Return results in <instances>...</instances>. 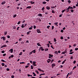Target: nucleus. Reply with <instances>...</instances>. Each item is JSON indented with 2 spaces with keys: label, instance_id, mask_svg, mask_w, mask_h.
<instances>
[{
  "label": "nucleus",
  "instance_id": "nucleus-1",
  "mask_svg": "<svg viewBox=\"0 0 78 78\" xmlns=\"http://www.w3.org/2000/svg\"><path fill=\"white\" fill-rule=\"evenodd\" d=\"M41 50L42 51H44V49L43 48V47H41L40 48L39 50Z\"/></svg>",
  "mask_w": 78,
  "mask_h": 78
},
{
  "label": "nucleus",
  "instance_id": "nucleus-2",
  "mask_svg": "<svg viewBox=\"0 0 78 78\" xmlns=\"http://www.w3.org/2000/svg\"><path fill=\"white\" fill-rule=\"evenodd\" d=\"M49 58H51V57H53V55L51 54H49Z\"/></svg>",
  "mask_w": 78,
  "mask_h": 78
},
{
  "label": "nucleus",
  "instance_id": "nucleus-3",
  "mask_svg": "<svg viewBox=\"0 0 78 78\" xmlns=\"http://www.w3.org/2000/svg\"><path fill=\"white\" fill-rule=\"evenodd\" d=\"M37 31L38 33H41V32L40 31V30L39 29H37Z\"/></svg>",
  "mask_w": 78,
  "mask_h": 78
},
{
  "label": "nucleus",
  "instance_id": "nucleus-4",
  "mask_svg": "<svg viewBox=\"0 0 78 78\" xmlns=\"http://www.w3.org/2000/svg\"><path fill=\"white\" fill-rule=\"evenodd\" d=\"M9 51H10L11 53H12L13 52V49H12V48Z\"/></svg>",
  "mask_w": 78,
  "mask_h": 78
},
{
  "label": "nucleus",
  "instance_id": "nucleus-5",
  "mask_svg": "<svg viewBox=\"0 0 78 78\" xmlns=\"http://www.w3.org/2000/svg\"><path fill=\"white\" fill-rule=\"evenodd\" d=\"M6 47V45H5V44H4L2 46L1 48H3V47Z\"/></svg>",
  "mask_w": 78,
  "mask_h": 78
},
{
  "label": "nucleus",
  "instance_id": "nucleus-6",
  "mask_svg": "<svg viewBox=\"0 0 78 78\" xmlns=\"http://www.w3.org/2000/svg\"><path fill=\"white\" fill-rule=\"evenodd\" d=\"M38 16H40V17H43V16L42 15V14L41 13H39V14H38Z\"/></svg>",
  "mask_w": 78,
  "mask_h": 78
},
{
  "label": "nucleus",
  "instance_id": "nucleus-7",
  "mask_svg": "<svg viewBox=\"0 0 78 78\" xmlns=\"http://www.w3.org/2000/svg\"><path fill=\"white\" fill-rule=\"evenodd\" d=\"M30 8H31V6H29L26 8V9H30Z\"/></svg>",
  "mask_w": 78,
  "mask_h": 78
},
{
  "label": "nucleus",
  "instance_id": "nucleus-8",
  "mask_svg": "<svg viewBox=\"0 0 78 78\" xmlns=\"http://www.w3.org/2000/svg\"><path fill=\"white\" fill-rule=\"evenodd\" d=\"M48 63H49V62H50V61H51V59H48V60L47 61Z\"/></svg>",
  "mask_w": 78,
  "mask_h": 78
},
{
  "label": "nucleus",
  "instance_id": "nucleus-9",
  "mask_svg": "<svg viewBox=\"0 0 78 78\" xmlns=\"http://www.w3.org/2000/svg\"><path fill=\"white\" fill-rule=\"evenodd\" d=\"M46 9H48V10H49L50 9V7H49L48 6L46 7Z\"/></svg>",
  "mask_w": 78,
  "mask_h": 78
},
{
  "label": "nucleus",
  "instance_id": "nucleus-10",
  "mask_svg": "<svg viewBox=\"0 0 78 78\" xmlns=\"http://www.w3.org/2000/svg\"><path fill=\"white\" fill-rule=\"evenodd\" d=\"M33 76H36V74L34 73L33 72Z\"/></svg>",
  "mask_w": 78,
  "mask_h": 78
},
{
  "label": "nucleus",
  "instance_id": "nucleus-11",
  "mask_svg": "<svg viewBox=\"0 0 78 78\" xmlns=\"http://www.w3.org/2000/svg\"><path fill=\"white\" fill-rule=\"evenodd\" d=\"M65 11H66V9L63 10H62V13H63L64 12H65Z\"/></svg>",
  "mask_w": 78,
  "mask_h": 78
},
{
  "label": "nucleus",
  "instance_id": "nucleus-12",
  "mask_svg": "<svg viewBox=\"0 0 78 78\" xmlns=\"http://www.w3.org/2000/svg\"><path fill=\"white\" fill-rule=\"evenodd\" d=\"M30 3H31V4L32 5L33 4H34V3H35V2H32V1H31L30 2Z\"/></svg>",
  "mask_w": 78,
  "mask_h": 78
},
{
  "label": "nucleus",
  "instance_id": "nucleus-13",
  "mask_svg": "<svg viewBox=\"0 0 78 78\" xmlns=\"http://www.w3.org/2000/svg\"><path fill=\"white\" fill-rule=\"evenodd\" d=\"M5 3H6V1H4L1 4L2 5H4V4H5Z\"/></svg>",
  "mask_w": 78,
  "mask_h": 78
},
{
  "label": "nucleus",
  "instance_id": "nucleus-14",
  "mask_svg": "<svg viewBox=\"0 0 78 78\" xmlns=\"http://www.w3.org/2000/svg\"><path fill=\"white\" fill-rule=\"evenodd\" d=\"M45 75V73L43 74H41L39 75V76H42V75Z\"/></svg>",
  "mask_w": 78,
  "mask_h": 78
},
{
  "label": "nucleus",
  "instance_id": "nucleus-15",
  "mask_svg": "<svg viewBox=\"0 0 78 78\" xmlns=\"http://www.w3.org/2000/svg\"><path fill=\"white\" fill-rule=\"evenodd\" d=\"M3 41H4L6 40V39H5V37L3 36Z\"/></svg>",
  "mask_w": 78,
  "mask_h": 78
},
{
  "label": "nucleus",
  "instance_id": "nucleus-16",
  "mask_svg": "<svg viewBox=\"0 0 78 78\" xmlns=\"http://www.w3.org/2000/svg\"><path fill=\"white\" fill-rule=\"evenodd\" d=\"M13 29H12V30H14V29L15 30L16 29V26H14L13 27Z\"/></svg>",
  "mask_w": 78,
  "mask_h": 78
},
{
  "label": "nucleus",
  "instance_id": "nucleus-17",
  "mask_svg": "<svg viewBox=\"0 0 78 78\" xmlns=\"http://www.w3.org/2000/svg\"><path fill=\"white\" fill-rule=\"evenodd\" d=\"M16 16H17L16 14L14 15L13 16V18H15V17H16Z\"/></svg>",
  "mask_w": 78,
  "mask_h": 78
},
{
  "label": "nucleus",
  "instance_id": "nucleus-18",
  "mask_svg": "<svg viewBox=\"0 0 78 78\" xmlns=\"http://www.w3.org/2000/svg\"><path fill=\"white\" fill-rule=\"evenodd\" d=\"M36 62H35V61L33 62V65H34V64H36Z\"/></svg>",
  "mask_w": 78,
  "mask_h": 78
},
{
  "label": "nucleus",
  "instance_id": "nucleus-19",
  "mask_svg": "<svg viewBox=\"0 0 78 78\" xmlns=\"http://www.w3.org/2000/svg\"><path fill=\"white\" fill-rule=\"evenodd\" d=\"M35 72L37 73V74H39V73L38 71L35 70Z\"/></svg>",
  "mask_w": 78,
  "mask_h": 78
},
{
  "label": "nucleus",
  "instance_id": "nucleus-20",
  "mask_svg": "<svg viewBox=\"0 0 78 78\" xmlns=\"http://www.w3.org/2000/svg\"><path fill=\"white\" fill-rule=\"evenodd\" d=\"M69 74H70V73H68V74H67V76H66V78H68V76H69Z\"/></svg>",
  "mask_w": 78,
  "mask_h": 78
},
{
  "label": "nucleus",
  "instance_id": "nucleus-21",
  "mask_svg": "<svg viewBox=\"0 0 78 78\" xmlns=\"http://www.w3.org/2000/svg\"><path fill=\"white\" fill-rule=\"evenodd\" d=\"M66 53V52L65 51H63V52H62V54H65V53Z\"/></svg>",
  "mask_w": 78,
  "mask_h": 78
},
{
  "label": "nucleus",
  "instance_id": "nucleus-22",
  "mask_svg": "<svg viewBox=\"0 0 78 78\" xmlns=\"http://www.w3.org/2000/svg\"><path fill=\"white\" fill-rule=\"evenodd\" d=\"M76 66H75L73 68V70H74L75 69H76Z\"/></svg>",
  "mask_w": 78,
  "mask_h": 78
},
{
  "label": "nucleus",
  "instance_id": "nucleus-23",
  "mask_svg": "<svg viewBox=\"0 0 78 78\" xmlns=\"http://www.w3.org/2000/svg\"><path fill=\"white\" fill-rule=\"evenodd\" d=\"M1 61L3 62H6L5 61V60H3V59L1 60Z\"/></svg>",
  "mask_w": 78,
  "mask_h": 78
},
{
  "label": "nucleus",
  "instance_id": "nucleus-24",
  "mask_svg": "<svg viewBox=\"0 0 78 78\" xmlns=\"http://www.w3.org/2000/svg\"><path fill=\"white\" fill-rule=\"evenodd\" d=\"M7 34V31L5 32L4 35H6Z\"/></svg>",
  "mask_w": 78,
  "mask_h": 78
},
{
  "label": "nucleus",
  "instance_id": "nucleus-25",
  "mask_svg": "<svg viewBox=\"0 0 78 78\" xmlns=\"http://www.w3.org/2000/svg\"><path fill=\"white\" fill-rule=\"evenodd\" d=\"M24 24H23L21 26V27L22 28H23L24 27Z\"/></svg>",
  "mask_w": 78,
  "mask_h": 78
},
{
  "label": "nucleus",
  "instance_id": "nucleus-26",
  "mask_svg": "<svg viewBox=\"0 0 78 78\" xmlns=\"http://www.w3.org/2000/svg\"><path fill=\"white\" fill-rule=\"evenodd\" d=\"M56 66V65L55 64H52V66Z\"/></svg>",
  "mask_w": 78,
  "mask_h": 78
},
{
  "label": "nucleus",
  "instance_id": "nucleus-27",
  "mask_svg": "<svg viewBox=\"0 0 78 78\" xmlns=\"http://www.w3.org/2000/svg\"><path fill=\"white\" fill-rule=\"evenodd\" d=\"M33 53H36V50H33Z\"/></svg>",
  "mask_w": 78,
  "mask_h": 78
},
{
  "label": "nucleus",
  "instance_id": "nucleus-28",
  "mask_svg": "<svg viewBox=\"0 0 78 78\" xmlns=\"http://www.w3.org/2000/svg\"><path fill=\"white\" fill-rule=\"evenodd\" d=\"M25 62H20V64H25Z\"/></svg>",
  "mask_w": 78,
  "mask_h": 78
},
{
  "label": "nucleus",
  "instance_id": "nucleus-29",
  "mask_svg": "<svg viewBox=\"0 0 78 78\" xmlns=\"http://www.w3.org/2000/svg\"><path fill=\"white\" fill-rule=\"evenodd\" d=\"M70 6H69L68 7V8L67 9V10H69V9H70Z\"/></svg>",
  "mask_w": 78,
  "mask_h": 78
},
{
  "label": "nucleus",
  "instance_id": "nucleus-30",
  "mask_svg": "<svg viewBox=\"0 0 78 78\" xmlns=\"http://www.w3.org/2000/svg\"><path fill=\"white\" fill-rule=\"evenodd\" d=\"M55 53L57 55H58V52L57 51H55Z\"/></svg>",
  "mask_w": 78,
  "mask_h": 78
},
{
  "label": "nucleus",
  "instance_id": "nucleus-31",
  "mask_svg": "<svg viewBox=\"0 0 78 78\" xmlns=\"http://www.w3.org/2000/svg\"><path fill=\"white\" fill-rule=\"evenodd\" d=\"M54 41L55 42H56V38H54Z\"/></svg>",
  "mask_w": 78,
  "mask_h": 78
},
{
  "label": "nucleus",
  "instance_id": "nucleus-32",
  "mask_svg": "<svg viewBox=\"0 0 78 78\" xmlns=\"http://www.w3.org/2000/svg\"><path fill=\"white\" fill-rule=\"evenodd\" d=\"M68 3L70 4V3H71V1H70V0L68 1Z\"/></svg>",
  "mask_w": 78,
  "mask_h": 78
},
{
  "label": "nucleus",
  "instance_id": "nucleus-33",
  "mask_svg": "<svg viewBox=\"0 0 78 78\" xmlns=\"http://www.w3.org/2000/svg\"><path fill=\"white\" fill-rule=\"evenodd\" d=\"M48 49L46 48L45 49V51H48Z\"/></svg>",
  "mask_w": 78,
  "mask_h": 78
},
{
  "label": "nucleus",
  "instance_id": "nucleus-34",
  "mask_svg": "<svg viewBox=\"0 0 78 78\" xmlns=\"http://www.w3.org/2000/svg\"><path fill=\"white\" fill-rule=\"evenodd\" d=\"M31 69H33V66L32 65L31 66Z\"/></svg>",
  "mask_w": 78,
  "mask_h": 78
},
{
  "label": "nucleus",
  "instance_id": "nucleus-35",
  "mask_svg": "<svg viewBox=\"0 0 78 78\" xmlns=\"http://www.w3.org/2000/svg\"><path fill=\"white\" fill-rule=\"evenodd\" d=\"M43 4H46V2H42Z\"/></svg>",
  "mask_w": 78,
  "mask_h": 78
},
{
  "label": "nucleus",
  "instance_id": "nucleus-36",
  "mask_svg": "<svg viewBox=\"0 0 78 78\" xmlns=\"http://www.w3.org/2000/svg\"><path fill=\"white\" fill-rule=\"evenodd\" d=\"M28 67H29V66H25V68H28Z\"/></svg>",
  "mask_w": 78,
  "mask_h": 78
},
{
  "label": "nucleus",
  "instance_id": "nucleus-37",
  "mask_svg": "<svg viewBox=\"0 0 78 78\" xmlns=\"http://www.w3.org/2000/svg\"><path fill=\"white\" fill-rule=\"evenodd\" d=\"M45 9L44 8V7H43L41 9L42 11H43V10H44Z\"/></svg>",
  "mask_w": 78,
  "mask_h": 78
},
{
  "label": "nucleus",
  "instance_id": "nucleus-38",
  "mask_svg": "<svg viewBox=\"0 0 78 78\" xmlns=\"http://www.w3.org/2000/svg\"><path fill=\"white\" fill-rule=\"evenodd\" d=\"M2 66H5V63H2Z\"/></svg>",
  "mask_w": 78,
  "mask_h": 78
},
{
  "label": "nucleus",
  "instance_id": "nucleus-39",
  "mask_svg": "<svg viewBox=\"0 0 78 78\" xmlns=\"http://www.w3.org/2000/svg\"><path fill=\"white\" fill-rule=\"evenodd\" d=\"M51 48H52L53 49H55V48H53L52 45H51Z\"/></svg>",
  "mask_w": 78,
  "mask_h": 78
},
{
  "label": "nucleus",
  "instance_id": "nucleus-40",
  "mask_svg": "<svg viewBox=\"0 0 78 78\" xmlns=\"http://www.w3.org/2000/svg\"><path fill=\"white\" fill-rule=\"evenodd\" d=\"M7 38H8V39H9V38H10V36H9V35L7 36Z\"/></svg>",
  "mask_w": 78,
  "mask_h": 78
},
{
  "label": "nucleus",
  "instance_id": "nucleus-41",
  "mask_svg": "<svg viewBox=\"0 0 78 78\" xmlns=\"http://www.w3.org/2000/svg\"><path fill=\"white\" fill-rule=\"evenodd\" d=\"M50 26H48L47 27V28L48 29H49V28H50Z\"/></svg>",
  "mask_w": 78,
  "mask_h": 78
},
{
  "label": "nucleus",
  "instance_id": "nucleus-42",
  "mask_svg": "<svg viewBox=\"0 0 78 78\" xmlns=\"http://www.w3.org/2000/svg\"><path fill=\"white\" fill-rule=\"evenodd\" d=\"M75 50H76V51H77V50H78V48H75Z\"/></svg>",
  "mask_w": 78,
  "mask_h": 78
},
{
  "label": "nucleus",
  "instance_id": "nucleus-43",
  "mask_svg": "<svg viewBox=\"0 0 78 78\" xmlns=\"http://www.w3.org/2000/svg\"><path fill=\"white\" fill-rule=\"evenodd\" d=\"M1 52L2 53H5V51L4 50L2 51H1Z\"/></svg>",
  "mask_w": 78,
  "mask_h": 78
},
{
  "label": "nucleus",
  "instance_id": "nucleus-44",
  "mask_svg": "<svg viewBox=\"0 0 78 78\" xmlns=\"http://www.w3.org/2000/svg\"><path fill=\"white\" fill-rule=\"evenodd\" d=\"M20 23V21H19L18 23H17V24L18 25H19Z\"/></svg>",
  "mask_w": 78,
  "mask_h": 78
},
{
  "label": "nucleus",
  "instance_id": "nucleus-45",
  "mask_svg": "<svg viewBox=\"0 0 78 78\" xmlns=\"http://www.w3.org/2000/svg\"><path fill=\"white\" fill-rule=\"evenodd\" d=\"M52 13H53V14H54V13H55V11H54L52 10Z\"/></svg>",
  "mask_w": 78,
  "mask_h": 78
},
{
  "label": "nucleus",
  "instance_id": "nucleus-46",
  "mask_svg": "<svg viewBox=\"0 0 78 78\" xmlns=\"http://www.w3.org/2000/svg\"><path fill=\"white\" fill-rule=\"evenodd\" d=\"M32 29H33V28H32V27H30L29 29V30H32Z\"/></svg>",
  "mask_w": 78,
  "mask_h": 78
},
{
  "label": "nucleus",
  "instance_id": "nucleus-47",
  "mask_svg": "<svg viewBox=\"0 0 78 78\" xmlns=\"http://www.w3.org/2000/svg\"><path fill=\"white\" fill-rule=\"evenodd\" d=\"M36 27L35 26H34V29H36Z\"/></svg>",
  "mask_w": 78,
  "mask_h": 78
},
{
  "label": "nucleus",
  "instance_id": "nucleus-48",
  "mask_svg": "<svg viewBox=\"0 0 78 78\" xmlns=\"http://www.w3.org/2000/svg\"><path fill=\"white\" fill-rule=\"evenodd\" d=\"M52 30H53L54 29V26H52Z\"/></svg>",
  "mask_w": 78,
  "mask_h": 78
},
{
  "label": "nucleus",
  "instance_id": "nucleus-49",
  "mask_svg": "<svg viewBox=\"0 0 78 78\" xmlns=\"http://www.w3.org/2000/svg\"><path fill=\"white\" fill-rule=\"evenodd\" d=\"M10 57H11V58H13V57H14V55H12L10 56Z\"/></svg>",
  "mask_w": 78,
  "mask_h": 78
},
{
  "label": "nucleus",
  "instance_id": "nucleus-50",
  "mask_svg": "<svg viewBox=\"0 0 78 78\" xmlns=\"http://www.w3.org/2000/svg\"><path fill=\"white\" fill-rule=\"evenodd\" d=\"M73 64H75L76 63V61L75 60L73 62Z\"/></svg>",
  "mask_w": 78,
  "mask_h": 78
},
{
  "label": "nucleus",
  "instance_id": "nucleus-51",
  "mask_svg": "<svg viewBox=\"0 0 78 78\" xmlns=\"http://www.w3.org/2000/svg\"><path fill=\"white\" fill-rule=\"evenodd\" d=\"M22 41V38L19 39V41Z\"/></svg>",
  "mask_w": 78,
  "mask_h": 78
},
{
  "label": "nucleus",
  "instance_id": "nucleus-52",
  "mask_svg": "<svg viewBox=\"0 0 78 78\" xmlns=\"http://www.w3.org/2000/svg\"><path fill=\"white\" fill-rule=\"evenodd\" d=\"M38 70H39V71H40L41 72V71H42V70H41L40 69H38Z\"/></svg>",
  "mask_w": 78,
  "mask_h": 78
},
{
  "label": "nucleus",
  "instance_id": "nucleus-53",
  "mask_svg": "<svg viewBox=\"0 0 78 78\" xmlns=\"http://www.w3.org/2000/svg\"><path fill=\"white\" fill-rule=\"evenodd\" d=\"M9 70H10V69H9V68H7V69H6V70H7V71H9Z\"/></svg>",
  "mask_w": 78,
  "mask_h": 78
},
{
  "label": "nucleus",
  "instance_id": "nucleus-54",
  "mask_svg": "<svg viewBox=\"0 0 78 78\" xmlns=\"http://www.w3.org/2000/svg\"><path fill=\"white\" fill-rule=\"evenodd\" d=\"M58 23H55L54 24L55 25H58Z\"/></svg>",
  "mask_w": 78,
  "mask_h": 78
},
{
  "label": "nucleus",
  "instance_id": "nucleus-55",
  "mask_svg": "<svg viewBox=\"0 0 78 78\" xmlns=\"http://www.w3.org/2000/svg\"><path fill=\"white\" fill-rule=\"evenodd\" d=\"M20 28V27H18L17 28V30H19V28Z\"/></svg>",
  "mask_w": 78,
  "mask_h": 78
},
{
  "label": "nucleus",
  "instance_id": "nucleus-56",
  "mask_svg": "<svg viewBox=\"0 0 78 78\" xmlns=\"http://www.w3.org/2000/svg\"><path fill=\"white\" fill-rule=\"evenodd\" d=\"M30 33V32H27V34L28 35V34H29Z\"/></svg>",
  "mask_w": 78,
  "mask_h": 78
},
{
  "label": "nucleus",
  "instance_id": "nucleus-57",
  "mask_svg": "<svg viewBox=\"0 0 78 78\" xmlns=\"http://www.w3.org/2000/svg\"><path fill=\"white\" fill-rule=\"evenodd\" d=\"M70 9H73V7L70 6Z\"/></svg>",
  "mask_w": 78,
  "mask_h": 78
},
{
  "label": "nucleus",
  "instance_id": "nucleus-58",
  "mask_svg": "<svg viewBox=\"0 0 78 78\" xmlns=\"http://www.w3.org/2000/svg\"><path fill=\"white\" fill-rule=\"evenodd\" d=\"M70 59H73V56H72L70 57Z\"/></svg>",
  "mask_w": 78,
  "mask_h": 78
},
{
  "label": "nucleus",
  "instance_id": "nucleus-59",
  "mask_svg": "<svg viewBox=\"0 0 78 78\" xmlns=\"http://www.w3.org/2000/svg\"><path fill=\"white\" fill-rule=\"evenodd\" d=\"M71 11L72 12H74V10H71Z\"/></svg>",
  "mask_w": 78,
  "mask_h": 78
},
{
  "label": "nucleus",
  "instance_id": "nucleus-60",
  "mask_svg": "<svg viewBox=\"0 0 78 78\" xmlns=\"http://www.w3.org/2000/svg\"><path fill=\"white\" fill-rule=\"evenodd\" d=\"M73 9H75V8H76V6H73Z\"/></svg>",
  "mask_w": 78,
  "mask_h": 78
},
{
  "label": "nucleus",
  "instance_id": "nucleus-61",
  "mask_svg": "<svg viewBox=\"0 0 78 78\" xmlns=\"http://www.w3.org/2000/svg\"><path fill=\"white\" fill-rule=\"evenodd\" d=\"M63 31H64V30H61V33H63Z\"/></svg>",
  "mask_w": 78,
  "mask_h": 78
},
{
  "label": "nucleus",
  "instance_id": "nucleus-62",
  "mask_svg": "<svg viewBox=\"0 0 78 78\" xmlns=\"http://www.w3.org/2000/svg\"><path fill=\"white\" fill-rule=\"evenodd\" d=\"M11 78H14V76L13 75H12L11 76Z\"/></svg>",
  "mask_w": 78,
  "mask_h": 78
},
{
  "label": "nucleus",
  "instance_id": "nucleus-63",
  "mask_svg": "<svg viewBox=\"0 0 78 78\" xmlns=\"http://www.w3.org/2000/svg\"><path fill=\"white\" fill-rule=\"evenodd\" d=\"M26 43H29V41H28V40L27 41Z\"/></svg>",
  "mask_w": 78,
  "mask_h": 78
},
{
  "label": "nucleus",
  "instance_id": "nucleus-64",
  "mask_svg": "<svg viewBox=\"0 0 78 78\" xmlns=\"http://www.w3.org/2000/svg\"><path fill=\"white\" fill-rule=\"evenodd\" d=\"M60 38L61 39H63V37L62 36Z\"/></svg>",
  "mask_w": 78,
  "mask_h": 78
}]
</instances>
